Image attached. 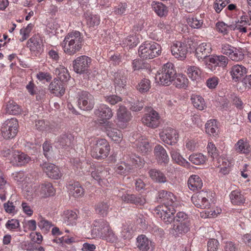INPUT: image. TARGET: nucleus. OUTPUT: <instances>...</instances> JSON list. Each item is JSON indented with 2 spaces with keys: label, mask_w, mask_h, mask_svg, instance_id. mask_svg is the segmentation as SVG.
I'll use <instances>...</instances> for the list:
<instances>
[{
  "label": "nucleus",
  "mask_w": 251,
  "mask_h": 251,
  "mask_svg": "<svg viewBox=\"0 0 251 251\" xmlns=\"http://www.w3.org/2000/svg\"><path fill=\"white\" fill-rule=\"evenodd\" d=\"M82 41L83 37L80 32L74 31L69 33L65 36L61 45L66 53L73 55L80 50Z\"/></svg>",
  "instance_id": "obj_1"
},
{
  "label": "nucleus",
  "mask_w": 251,
  "mask_h": 251,
  "mask_svg": "<svg viewBox=\"0 0 251 251\" xmlns=\"http://www.w3.org/2000/svg\"><path fill=\"white\" fill-rule=\"evenodd\" d=\"M124 161L118 163L115 168V172L121 175H126L132 169L133 166L142 167L144 164V160L135 154H131L126 157Z\"/></svg>",
  "instance_id": "obj_2"
},
{
  "label": "nucleus",
  "mask_w": 251,
  "mask_h": 251,
  "mask_svg": "<svg viewBox=\"0 0 251 251\" xmlns=\"http://www.w3.org/2000/svg\"><path fill=\"white\" fill-rule=\"evenodd\" d=\"M176 75V72L174 64L168 62L164 64L157 72L156 77L159 79L161 84L169 86L174 81Z\"/></svg>",
  "instance_id": "obj_3"
},
{
  "label": "nucleus",
  "mask_w": 251,
  "mask_h": 251,
  "mask_svg": "<svg viewBox=\"0 0 251 251\" xmlns=\"http://www.w3.org/2000/svg\"><path fill=\"white\" fill-rule=\"evenodd\" d=\"M110 145L104 139H98L91 149V155L98 159H104L109 154Z\"/></svg>",
  "instance_id": "obj_4"
},
{
  "label": "nucleus",
  "mask_w": 251,
  "mask_h": 251,
  "mask_svg": "<svg viewBox=\"0 0 251 251\" xmlns=\"http://www.w3.org/2000/svg\"><path fill=\"white\" fill-rule=\"evenodd\" d=\"M161 52V46L154 42L145 43L139 49V55L143 59L153 58L159 56Z\"/></svg>",
  "instance_id": "obj_5"
},
{
  "label": "nucleus",
  "mask_w": 251,
  "mask_h": 251,
  "mask_svg": "<svg viewBox=\"0 0 251 251\" xmlns=\"http://www.w3.org/2000/svg\"><path fill=\"white\" fill-rule=\"evenodd\" d=\"M156 216L160 217L167 225L171 224L175 221V208L168 206H159L154 210Z\"/></svg>",
  "instance_id": "obj_6"
},
{
  "label": "nucleus",
  "mask_w": 251,
  "mask_h": 251,
  "mask_svg": "<svg viewBox=\"0 0 251 251\" xmlns=\"http://www.w3.org/2000/svg\"><path fill=\"white\" fill-rule=\"evenodd\" d=\"M18 122L16 118H11L5 121L2 127V135L5 139L14 137L18 131Z\"/></svg>",
  "instance_id": "obj_7"
},
{
  "label": "nucleus",
  "mask_w": 251,
  "mask_h": 251,
  "mask_svg": "<svg viewBox=\"0 0 251 251\" xmlns=\"http://www.w3.org/2000/svg\"><path fill=\"white\" fill-rule=\"evenodd\" d=\"M78 105L84 110H90L94 106L95 100L94 97L86 91H79L78 93Z\"/></svg>",
  "instance_id": "obj_8"
},
{
  "label": "nucleus",
  "mask_w": 251,
  "mask_h": 251,
  "mask_svg": "<svg viewBox=\"0 0 251 251\" xmlns=\"http://www.w3.org/2000/svg\"><path fill=\"white\" fill-rule=\"evenodd\" d=\"M91 63V59L87 56L81 55L77 57L73 62L74 70L79 74L88 73Z\"/></svg>",
  "instance_id": "obj_9"
},
{
  "label": "nucleus",
  "mask_w": 251,
  "mask_h": 251,
  "mask_svg": "<svg viewBox=\"0 0 251 251\" xmlns=\"http://www.w3.org/2000/svg\"><path fill=\"white\" fill-rule=\"evenodd\" d=\"M208 193L206 191H201L192 196L191 201L198 208L201 209H209L211 203L209 200Z\"/></svg>",
  "instance_id": "obj_10"
},
{
  "label": "nucleus",
  "mask_w": 251,
  "mask_h": 251,
  "mask_svg": "<svg viewBox=\"0 0 251 251\" xmlns=\"http://www.w3.org/2000/svg\"><path fill=\"white\" fill-rule=\"evenodd\" d=\"M113 79L115 90L121 93L126 89L127 80V74L126 71L119 70L114 72Z\"/></svg>",
  "instance_id": "obj_11"
},
{
  "label": "nucleus",
  "mask_w": 251,
  "mask_h": 251,
  "mask_svg": "<svg viewBox=\"0 0 251 251\" xmlns=\"http://www.w3.org/2000/svg\"><path fill=\"white\" fill-rule=\"evenodd\" d=\"M95 115L98 117L100 125H105L113 116L111 109L106 104H101L94 111Z\"/></svg>",
  "instance_id": "obj_12"
},
{
  "label": "nucleus",
  "mask_w": 251,
  "mask_h": 251,
  "mask_svg": "<svg viewBox=\"0 0 251 251\" xmlns=\"http://www.w3.org/2000/svg\"><path fill=\"white\" fill-rule=\"evenodd\" d=\"M159 135L164 143L171 145L176 143L178 138L176 130L169 127L164 128L159 133Z\"/></svg>",
  "instance_id": "obj_13"
},
{
  "label": "nucleus",
  "mask_w": 251,
  "mask_h": 251,
  "mask_svg": "<svg viewBox=\"0 0 251 251\" xmlns=\"http://www.w3.org/2000/svg\"><path fill=\"white\" fill-rule=\"evenodd\" d=\"M40 167L48 177L50 178L58 179L62 176V174L59 169L53 164L46 162L41 164Z\"/></svg>",
  "instance_id": "obj_14"
},
{
  "label": "nucleus",
  "mask_w": 251,
  "mask_h": 251,
  "mask_svg": "<svg viewBox=\"0 0 251 251\" xmlns=\"http://www.w3.org/2000/svg\"><path fill=\"white\" fill-rule=\"evenodd\" d=\"M171 52L172 55L180 60H184L188 52L186 45L180 42L173 43L171 46Z\"/></svg>",
  "instance_id": "obj_15"
},
{
  "label": "nucleus",
  "mask_w": 251,
  "mask_h": 251,
  "mask_svg": "<svg viewBox=\"0 0 251 251\" xmlns=\"http://www.w3.org/2000/svg\"><path fill=\"white\" fill-rule=\"evenodd\" d=\"M142 122L148 127L156 128L160 124V118L158 113L154 110H151L142 118Z\"/></svg>",
  "instance_id": "obj_16"
},
{
  "label": "nucleus",
  "mask_w": 251,
  "mask_h": 251,
  "mask_svg": "<svg viewBox=\"0 0 251 251\" xmlns=\"http://www.w3.org/2000/svg\"><path fill=\"white\" fill-rule=\"evenodd\" d=\"M108 136L116 143H120L123 139L121 131L114 128V125L111 122H108L104 126Z\"/></svg>",
  "instance_id": "obj_17"
},
{
  "label": "nucleus",
  "mask_w": 251,
  "mask_h": 251,
  "mask_svg": "<svg viewBox=\"0 0 251 251\" xmlns=\"http://www.w3.org/2000/svg\"><path fill=\"white\" fill-rule=\"evenodd\" d=\"M158 198L163 203V206H172L175 208L177 205L176 197L171 192L161 190L158 193Z\"/></svg>",
  "instance_id": "obj_18"
},
{
  "label": "nucleus",
  "mask_w": 251,
  "mask_h": 251,
  "mask_svg": "<svg viewBox=\"0 0 251 251\" xmlns=\"http://www.w3.org/2000/svg\"><path fill=\"white\" fill-rule=\"evenodd\" d=\"M109 174L108 168L103 166L98 167L94 171L91 172L92 177L101 186L105 184V177Z\"/></svg>",
  "instance_id": "obj_19"
},
{
  "label": "nucleus",
  "mask_w": 251,
  "mask_h": 251,
  "mask_svg": "<svg viewBox=\"0 0 251 251\" xmlns=\"http://www.w3.org/2000/svg\"><path fill=\"white\" fill-rule=\"evenodd\" d=\"M196 55L199 60L209 57L212 51L211 45L209 43H202L196 49Z\"/></svg>",
  "instance_id": "obj_20"
},
{
  "label": "nucleus",
  "mask_w": 251,
  "mask_h": 251,
  "mask_svg": "<svg viewBox=\"0 0 251 251\" xmlns=\"http://www.w3.org/2000/svg\"><path fill=\"white\" fill-rule=\"evenodd\" d=\"M110 227L109 224L103 219L96 220L93 223L92 232L96 236H100L108 230Z\"/></svg>",
  "instance_id": "obj_21"
},
{
  "label": "nucleus",
  "mask_w": 251,
  "mask_h": 251,
  "mask_svg": "<svg viewBox=\"0 0 251 251\" xmlns=\"http://www.w3.org/2000/svg\"><path fill=\"white\" fill-rule=\"evenodd\" d=\"M154 153L158 163L160 164H168L169 158L165 149L160 145L155 146Z\"/></svg>",
  "instance_id": "obj_22"
},
{
  "label": "nucleus",
  "mask_w": 251,
  "mask_h": 251,
  "mask_svg": "<svg viewBox=\"0 0 251 251\" xmlns=\"http://www.w3.org/2000/svg\"><path fill=\"white\" fill-rule=\"evenodd\" d=\"M247 73V69L241 65H234L230 71L231 75L236 81H244V76Z\"/></svg>",
  "instance_id": "obj_23"
},
{
  "label": "nucleus",
  "mask_w": 251,
  "mask_h": 251,
  "mask_svg": "<svg viewBox=\"0 0 251 251\" xmlns=\"http://www.w3.org/2000/svg\"><path fill=\"white\" fill-rule=\"evenodd\" d=\"M170 154L173 160L177 164L185 167H188L190 166L189 162L181 155L179 149L176 147H172L170 149Z\"/></svg>",
  "instance_id": "obj_24"
},
{
  "label": "nucleus",
  "mask_w": 251,
  "mask_h": 251,
  "mask_svg": "<svg viewBox=\"0 0 251 251\" xmlns=\"http://www.w3.org/2000/svg\"><path fill=\"white\" fill-rule=\"evenodd\" d=\"M137 247L141 251H152L151 242L145 235H141L137 238Z\"/></svg>",
  "instance_id": "obj_25"
},
{
  "label": "nucleus",
  "mask_w": 251,
  "mask_h": 251,
  "mask_svg": "<svg viewBox=\"0 0 251 251\" xmlns=\"http://www.w3.org/2000/svg\"><path fill=\"white\" fill-rule=\"evenodd\" d=\"M50 92L57 97H61L65 93V88L63 82L58 79H54L50 84Z\"/></svg>",
  "instance_id": "obj_26"
},
{
  "label": "nucleus",
  "mask_w": 251,
  "mask_h": 251,
  "mask_svg": "<svg viewBox=\"0 0 251 251\" xmlns=\"http://www.w3.org/2000/svg\"><path fill=\"white\" fill-rule=\"evenodd\" d=\"M121 197L124 201L136 205H142L146 202L145 198L140 196H137L135 195L126 193L123 194Z\"/></svg>",
  "instance_id": "obj_27"
},
{
  "label": "nucleus",
  "mask_w": 251,
  "mask_h": 251,
  "mask_svg": "<svg viewBox=\"0 0 251 251\" xmlns=\"http://www.w3.org/2000/svg\"><path fill=\"white\" fill-rule=\"evenodd\" d=\"M188 186L191 191H198L202 188L203 182L199 176L193 175L191 176L188 179Z\"/></svg>",
  "instance_id": "obj_28"
},
{
  "label": "nucleus",
  "mask_w": 251,
  "mask_h": 251,
  "mask_svg": "<svg viewBox=\"0 0 251 251\" xmlns=\"http://www.w3.org/2000/svg\"><path fill=\"white\" fill-rule=\"evenodd\" d=\"M27 47L31 51H39L42 47L39 36L35 35L31 37L27 41Z\"/></svg>",
  "instance_id": "obj_29"
},
{
  "label": "nucleus",
  "mask_w": 251,
  "mask_h": 251,
  "mask_svg": "<svg viewBox=\"0 0 251 251\" xmlns=\"http://www.w3.org/2000/svg\"><path fill=\"white\" fill-rule=\"evenodd\" d=\"M149 174L151 178L155 182L158 183H165L167 181L165 174L159 170L151 169Z\"/></svg>",
  "instance_id": "obj_30"
},
{
  "label": "nucleus",
  "mask_w": 251,
  "mask_h": 251,
  "mask_svg": "<svg viewBox=\"0 0 251 251\" xmlns=\"http://www.w3.org/2000/svg\"><path fill=\"white\" fill-rule=\"evenodd\" d=\"M209 62L214 64L215 66L225 67L227 66L228 62V59L227 56L220 55H215L209 58Z\"/></svg>",
  "instance_id": "obj_31"
},
{
  "label": "nucleus",
  "mask_w": 251,
  "mask_h": 251,
  "mask_svg": "<svg viewBox=\"0 0 251 251\" xmlns=\"http://www.w3.org/2000/svg\"><path fill=\"white\" fill-rule=\"evenodd\" d=\"M229 198L231 203L234 205H241L244 203L245 201L244 196L238 190L232 191L229 195Z\"/></svg>",
  "instance_id": "obj_32"
},
{
  "label": "nucleus",
  "mask_w": 251,
  "mask_h": 251,
  "mask_svg": "<svg viewBox=\"0 0 251 251\" xmlns=\"http://www.w3.org/2000/svg\"><path fill=\"white\" fill-rule=\"evenodd\" d=\"M54 73L57 76L58 79L62 82L67 81L71 77L68 70L61 65L55 69Z\"/></svg>",
  "instance_id": "obj_33"
},
{
  "label": "nucleus",
  "mask_w": 251,
  "mask_h": 251,
  "mask_svg": "<svg viewBox=\"0 0 251 251\" xmlns=\"http://www.w3.org/2000/svg\"><path fill=\"white\" fill-rule=\"evenodd\" d=\"M135 145L138 151L143 153H146L151 150V147L149 145L148 139L141 137L136 140Z\"/></svg>",
  "instance_id": "obj_34"
},
{
  "label": "nucleus",
  "mask_w": 251,
  "mask_h": 251,
  "mask_svg": "<svg viewBox=\"0 0 251 251\" xmlns=\"http://www.w3.org/2000/svg\"><path fill=\"white\" fill-rule=\"evenodd\" d=\"M55 189L50 182H45L41 185L40 194L43 197H48L53 196L55 194Z\"/></svg>",
  "instance_id": "obj_35"
},
{
  "label": "nucleus",
  "mask_w": 251,
  "mask_h": 251,
  "mask_svg": "<svg viewBox=\"0 0 251 251\" xmlns=\"http://www.w3.org/2000/svg\"><path fill=\"white\" fill-rule=\"evenodd\" d=\"M235 146L236 151L239 153L248 154L250 152V146L244 139L239 140Z\"/></svg>",
  "instance_id": "obj_36"
},
{
  "label": "nucleus",
  "mask_w": 251,
  "mask_h": 251,
  "mask_svg": "<svg viewBox=\"0 0 251 251\" xmlns=\"http://www.w3.org/2000/svg\"><path fill=\"white\" fill-rule=\"evenodd\" d=\"M245 55L243 49L241 48L233 47L231 53L228 55V57L232 61L235 62L240 61L244 58Z\"/></svg>",
  "instance_id": "obj_37"
},
{
  "label": "nucleus",
  "mask_w": 251,
  "mask_h": 251,
  "mask_svg": "<svg viewBox=\"0 0 251 251\" xmlns=\"http://www.w3.org/2000/svg\"><path fill=\"white\" fill-rule=\"evenodd\" d=\"M74 137L71 134H65L61 135L58 139V147L65 148L71 146Z\"/></svg>",
  "instance_id": "obj_38"
},
{
  "label": "nucleus",
  "mask_w": 251,
  "mask_h": 251,
  "mask_svg": "<svg viewBox=\"0 0 251 251\" xmlns=\"http://www.w3.org/2000/svg\"><path fill=\"white\" fill-rule=\"evenodd\" d=\"M206 132L213 136L218 135V128L216 124V121L214 119H211L207 122L205 124Z\"/></svg>",
  "instance_id": "obj_39"
},
{
  "label": "nucleus",
  "mask_w": 251,
  "mask_h": 251,
  "mask_svg": "<svg viewBox=\"0 0 251 251\" xmlns=\"http://www.w3.org/2000/svg\"><path fill=\"white\" fill-rule=\"evenodd\" d=\"M174 81V85L178 88L185 89L188 84V79L182 74L176 75Z\"/></svg>",
  "instance_id": "obj_40"
},
{
  "label": "nucleus",
  "mask_w": 251,
  "mask_h": 251,
  "mask_svg": "<svg viewBox=\"0 0 251 251\" xmlns=\"http://www.w3.org/2000/svg\"><path fill=\"white\" fill-rule=\"evenodd\" d=\"M109 206L110 204L107 201L100 202L96 205L95 210L99 215L104 216L107 214Z\"/></svg>",
  "instance_id": "obj_41"
},
{
  "label": "nucleus",
  "mask_w": 251,
  "mask_h": 251,
  "mask_svg": "<svg viewBox=\"0 0 251 251\" xmlns=\"http://www.w3.org/2000/svg\"><path fill=\"white\" fill-rule=\"evenodd\" d=\"M191 100L194 106L200 110H202L205 107L204 99L200 95H192Z\"/></svg>",
  "instance_id": "obj_42"
},
{
  "label": "nucleus",
  "mask_w": 251,
  "mask_h": 251,
  "mask_svg": "<svg viewBox=\"0 0 251 251\" xmlns=\"http://www.w3.org/2000/svg\"><path fill=\"white\" fill-rule=\"evenodd\" d=\"M152 7L156 14L160 17L165 16L167 14V9L166 6L161 2H153Z\"/></svg>",
  "instance_id": "obj_43"
},
{
  "label": "nucleus",
  "mask_w": 251,
  "mask_h": 251,
  "mask_svg": "<svg viewBox=\"0 0 251 251\" xmlns=\"http://www.w3.org/2000/svg\"><path fill=\"white\" fill-rule=\"evenodd\" d=\"M77 218L76 213L72 210H67L64 212L63 220L64 222L67 225H73L75 223Z\"/></svg>",
  "instance_id": "obj_44"
},
{
  "label": "nucleus",
  "mask_w": 251,
  "mask_h": 251,
  "mask_svg": "<svg viewBox=\"0 0 251 251\" xmlns=\"http://www.w3.org/2000/svg\"><path fill=\"white\" fill-rule=\"evenodd\" d=\"M187 70L189 77L192 80H197L201 77V71L199 67L195 66H188Z\"/></svg>",
  "instance_id": "obj_45"
},
{
  "label": "nucleus",
  "mask_w": 251,
  "mask_h": 251,
  "mask_svg": "<svg viewBox=\"0 0 251 251\" xmlns=\"http://www.w3.org/2000/svg\"><path fill=\"white\" fill-rule=\"evenodd\" d=\"M6 110L7 113L12 115L19 114L22 111L21 107L13 100L8 101L6 105Z\"/></svg>",
  "instance_id": "obj_46"
},
{
  "label": "nucleus",
  "mask_w": 251,
  "mask_h": 251,
  "mask_svg": "<svg viewBox=\"0 0 251 251\" xmlns=\"http://www.w3.org/2000/svg\"><path fill=\"white\" fill-rule=\"evenodd\" d=\"M69 190L75 197H79L84 194V189L78 182L70 185Z\"/></svg>",
  "instance_id": "obj_47"
},
{
  "label": "nucleus",
  "mask_w": 251,
  "mask_h": 251,
  "mask_svg": "<svg viewBox=\"0 0 251 251\" xmlns=\"http://www.w3.org/2000/svg\"><path fill=\"white\" fill-rule=\"evenodd\" d=\"M117 117L120 121L126 122L130 120L131 115L125 106H120L117 111Z\"/></svg>",
  "instance_id": "obj_48"
},
{
  "label": "nucleus",
  "mask_w": 251,
  "mask_h": 251,
  "mask_svg": "<svg viewBox=\"0 0 251 251\" xmlns=\"http://www.w3.org/2000/svg\"><path fill=\"white\" fill-rule=\"evenodd\" d=\"M14 159L17 165H23L30 161V157L24 153L18 152L14 155Z\"/></svg>",
  "instance_id": "obj_49"
},
{
  "label": "nucleus",
  "mask_w": 251,
  "mask_h": 251,
  "mask_svg": "<svg viewBox=\"0 0 251 251\" xmlns=\"http://www.w3.org/2000/svg\"><path fill=\"white\" fill-rule=\"evenodd\" d=\"M190 224L189 222H185L184 223H178L176 224H174L173 229L178 233H185L187 232L189 230Z\"/></svg>",
  "instance_id": "obj_50"
},
{
  "label": "nucleus",
  "mask_w": 251,
  "mask_h": 251,
  "mask_svg": "<svg viewBox=\"0 0 251 251\" xmlns=\"http://www.w3.org/2000/svg\"><path fill=\"white\" fill-rule=\"evenodd\" d=\"M189 160L192 163L199 165L203 164L205 162V158L202 154L196 153L190 155Z\"/></svg>",
  "instance_id": "obj_51"
},
{
  "label": "nucleus",
  "mask_w": 251,
  "mask_h": 251,
  "mask_svg": "<svg viewBox=\"0 0 251 251\" xmlns=\"http://www.w3.org/2000/svg\"><path fill=\"white\" fill-rule=\"evenodd\" d=\"M36 128L42 131L50 132L51 126L50 125L48 122H45L44 120H39L35 123Z\"/></svg>",
  "instance_id": "obj_52"
},
{
  "label": "nucleus",
  "mask_w": 251,
  "mask_h": 251,
  "mask_svg": "<svg viewBox=\"0 0 251 251\" xmlns=\"http://www.w3.org/2000/svg\"><path fill=\"white\" fill-rule=\"evenodd\" d=\"M151 88V81L149 79L144 78L140 82L137 89L142 93L148 92Z\"/></svg>",
  "instance_id": "obj_53"
},
{
  "label": "nucleus",
  "mask_w": 251,
  "mask_h": 251,
  "mask_svg": "<svg viewBox=\"0 0 251 251\" xmlns=\"http://www.w3.org/2000/svg\"><path fill=\"white\" fill-rule=\"evenodd\" d=\"M87 25L89 27H95L99 25L100 19L97 15L90 14L86 17Z\"/></svg>",
  "instance_id": "obj_54"
},
{
  "label": "nucleus",
  "mask_w": 251,
  "mask_h": 251,
  "mask_svg": "<svg viewBox=\"0 0 251 251\" xmlns=\"http://www.w3.org/2000/svg\"><path fill=\"white\" fill-rule=\"evenodd\" d=\"M99 237H101L107 242L111 243L115 242L117 240V237L111 229L110 227L108 228V230H106L105 233H102V234L100 235Z\"/></svg>",
  "instance_id": "obj_55"
},
{
  "label": "nucleus",
  "mask_w": 251,
  "mask_h": 251,
  "mask_svg": "<svg viewBox=\"0 0 251 251\" xmlns=\"http://www.w3.org/2000/svg\"><path fill=\"white\" fill-rule=\"evenodd\" d=\"M33 27V25L32 24H29L25 28H23L20 30V34L22 36L20 39L21 42H23L29 36V34Z\"/></svg>",
  "instance_id": "obj_56"
},
{
  "label": "nucleus",
  "mask_w": 251,
  "mask_h": 251,
  "mask_svg": "<svg viewBox=\"0 0 251 251\" xmlns=\"http://www.w3.org/2000/svg\"><path fill=\"white\" fill-rule=\"evenodd\" d=\"M229 2V0H216L214 3V9L219 13Z\"/></svg>",
  "instance_id": "obj_57"
},
{
  "label": "nucleus",
  "mask_w": 251,
  "mask_h": 251,
  "mask_svg": "<svg viewBox=\"0 0 251 251\" xmlns=\"http://www.w3.org/2000/svg\"><path fill=\"white\" fill-rule=\"evenodd\" d=\"M231 25H227L226 24L223 22H218L216 25V27L217 31L223 34L226 35L228 33V28H230Z\"/></svg>",
  "instance_id": "obj_58"
},
{
  "label": "nucleus",
  "mask_w": 251,
  "mask_h": 251,
  "mask_svg": "<svg viewBox=\"0 0 251 251\" xmlns=\"http://www.w3.org/2000/svg\"><path fill=\"white\" fill-rule=\"evenodd\" d=\"M188 25L192 28H199L201 27L202 22L194 17H189L187 19Z\"/></svg>",
  "instance_id": "obj_59"
},
{
  "label": "nucleus",
  "mask_w": 251,
  "mask_h": 251,
  "mask_svg": "<svg viewBox=\"0 0 251 251\" xmlns=\"http://www.w3.org/2000/svg\"><path fill=\"white\" fill-rule=\"evenodd\" d=\"M234 46L227 43H222L220 48V51L224 55L228 57V55L231 53V51Z\"/></svg>",
  "instance_id": "obj_60"
},
{
  "label": "nucleus",
  "mask_w": 251,
  "mask_h": 251,
  "mask_svg": "<svg viewBox=\"0 0 251 251\" xmlns=\"http://www.w3.org/2000/svg\"><path fill=\"white\" fill-rule=\"evenodd\" d=\"M186 221H190L188 216L183 212H179L177 213L176 216L175 217L174 224H176L178 223H184Z\"/></svg>",
  "instance_id": "obj_61"
},
{
  "label": "nucleus",
  "mask_w": 251,
  "mask_h": 251,
  "mask_svg": "<svg viewBox=\"0 0 251 251\" xmlns=\"http://www.w3.org/2000/svg\"><path fill=\"white\" fill-rule=\"evenodd\" d=\"M207 149L208 153L212 158H216L218 156V151L213 143H208Z\"/></svg>",
  "instance_id": "obj_62"
},
{
  "label": "nucleus",
  "mask_w": 251,
  "mask_h": 251,
  "mask_svg": "<svg viewBox=\"0 0 251 251\" xmlns=\"http://www.w3.org/2000/svg\"><path fill=\"white\" fill-rule=\"evenodd\" d=\"M22 248L27 251H34L38 249V245L35 242H25L22 244Z\"/></svg>",
  "instance_id": "obj_63"
},
{
  "label": "nucleus",
  "mask_w": 251,
  "mask_h": 251,
  "mask_svg": "<svg viewBox=\"0 0 251 251\" xmlns=\"http://www.w3.org/2000/svg\"><path fill=\"white\" fill-rule=\"evenodd\" d=\"M5 226L8 229L13 230L20 226V223L18 220L12 219L7 222Z\"/></svg>",
  "instance_id": "obj_64"
}]
</instances>
